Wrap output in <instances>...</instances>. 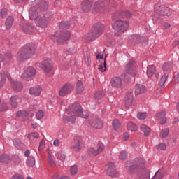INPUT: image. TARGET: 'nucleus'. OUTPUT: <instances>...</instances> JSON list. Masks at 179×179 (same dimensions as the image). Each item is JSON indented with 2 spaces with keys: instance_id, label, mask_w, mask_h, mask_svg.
Here are the masks:
<instances>
[{
  "instance_id": "obj_1",
  "label": "nucleus",
  "mask_w": 179,
  "mask_h": 179,
  "mask_svg": "<svg viewBox=\"0 0 179 179\" xmlns=\"http://www.w3.org/2000/svg\"><path fill=\"white\" fill-rule=\"evenodd\" d=\"M35 8H31L29 11V17L32 20H35L37 26L41 28H46L49 22L53 18V14L51 13H43L48 9V3L44 1L35 0L33 2Z\"/></svg>"
},
{
  "instance_id": "obj_2",
  "label": "nucleus",
  "mask_w": 179,
  "mask_h": 179,
  "mask_svg": "<svg viewBox=\"0 0 179 179\" xmlns=\"http://www.w3.org/2000/svg\"><path fill=\"white\" fill-rule=\"evenodd\" d=\"M66 114L63 116V121L65 123L74 124L76 117L87 119L89 117V113L86 110H83L81 105L78 102H75L66 110Z\"/></svg>"
},
{
  "instance_id": "obj_3",
  "label": "nucleus",
  "mask_w": 179,
  "mask_h": 179,
  "mask_svg": "<svg viewBox=\"0 0 179 179\" xmlns=\"http://www.w3.org/2000/svg\"><path fill=\"white\" fill-rule=\"evenodd\" d=\"M104 27L105 26L101 23L95 24L92 29L83 36V41L85 43L94 41L96 38H98V37H100L103 34Z\"/></svg>"
},
{
  "instance_id": "obj_4",
  "label": "nucleus",
  "mask_w": 179,
  "mask_h": 179,
  "mask_svg": "<svg viewBox=\"0 0 179 179\" xmlns=\"http://www.w3.org/2000/svg\"><path fill=\"white\" fill-rule=\"evenodd\" d=\"M36 52L33 44H28L23 46L17 52V61L20 63L31 58Z\"/></svg>"
},
{
  "instance_id": "obj_5",
  "label": "nucleus",
  "mask_w": 179,
  "mask_h": 179,
  "mask_svg": "<svg viewBox=\"0 0 179 179\" xmlns=\"http://www.w3.org/2000/svg\"><path fill=\"white\" fill-rule=\"evenodd\" d=\"M145 160L143 158H136L133 162H127L126 164V169L131 174L132 173H136L139 174L141 170H143Z\"/></svg>"
},
{
  "instance_id": "obj_6",
  "label": "nucleus",
  "mask_w": 179,
  "mask_h": 179,
  "mask_svg": "<svg viewBox=\"0 0 179 179\" xmlns=\"http://www.w3.org/2000/svg\"><path fill=\"white\" fill-rule=\"evenodd\" d=\"M171 10L169 8L166 7L161 3H157L154 8V13L152 15L153 20L156 21L160 16H170L171 15Z\"/></svg>"
},
{
  "instance_id": "obj_7",
  "label": "nucleus",
  "mask_w": 179,
  "mask_h": 179,
  "mask_svg": "<svg viewBox=\"0 0 179 179\" xmlns=\"http://www.w3.org/2000/svg\"><path fill=\"white\" fill-rule=\"evenodd\" d=\"M71 37V34L67 30H62L57 31L55 32V34L50 35V39L53 40V41H56V43H59V44H62L69 40Z\"/></svg>"
},
{
  "instance_id": "obj_8",
  "label": "nucleus",
  "mask_w": 179,
  "mask_h": 179,
  "mask_svg": "<svg viewBox=\"0 0 179 179\" xmlns=\"http://www.w3.org/2000/svg\"><path fill=\"white\" fill-rule=\"evenodd\" d=\"M129 27V23L127 21L117 20L113 24L115 36H121L125 33Z\"/></svg>"
},
{
  "instance_id": "obj_9",
  "label": "nucleus",
  "mask_w": 179,
  "mask_h": 179,
  "mask_svg": "<svg viewBox=\"0 0 179 179\" xmlns=\"http://www.w3.org/2000/svg\"><path fill=\"white\" fill-rule=\"evenodd\" d=\"M112 6L113 5L111 4V3H108L106 0H99L94 3L93 6V12L97 13H102Z\"/></svg>"
},
{
  "instance_id": "obj_10",
  "label": "nucleus",
  "mask_w": 179,
  "mask_h": 179,
  "mask_svg": "<svg viewBox=\"0 0 179 179\" xmlns=\"http://www.w3.org/2000/svg\"><path fill=\"white\" fill-rule=\"evenodd\" d=\"M36 70L33 66H28L22 74V78L29 82L34 80L36 76Z\"/></svg>"
},
{
  "instance_id": "obj_11",
  "label": "nucleus",
  "mask_w": 179,
  "mask_h": 179,
  "mask_svg": "<svg viewBox=\"0 0 179 179\" xmlns=\"http://www.w3.org/2000/svg\"><path fill=\"white\" fill-rule=\"evenodd\" d=\"M36 66L40 67V63H37ZM41 68L45 73H49L52 69V62L50 58H45L41 65Z\"/></svg>"
},
{
  "instance_id": "obj_12",
  "label": "nucleus",
  "mask_w": 179,
  "mask_h": 179,
  "mask_svg": "<svg viewBox=\"0 0 179 179\" xmlns=\"http://www.w3.org/2000/svg\"><path fill=\"white\" fill-rule=\"evenodd\" d=\"M75 89V86L71 83H66L63 87L59 90V96H65L66 95L71 93Z\"/></svg>"
},
{
  "instance_id": "obj_13",
  "label": "nucleus",
  "mask_w": 179,
  "mask_h": 179,
  "mask_svg": "<svg viewBox=\"0 0 179 179\" xmlns=\"http://www.w3.org/2000/svg\"><path fill=\"white\" fill-rule=\"evenodd\" d=\"M105 149V145L103 143H99L97 144L96 148H90L87 150V153L90 155L92 156H96L99 154H100L101 152H102Z\"/></svg>"
},
{
  "instance_id": "obj_14",
  "label": "nucleus",
  "mask_w": 179,
  "mask_h": 179,
  "mask_svg": "<svg viewBox=\"0 0 179 179\" xmlns=\"http://www.w3.org/2000/svg\"><path fill=\"white\" fill-rule=\"evenodd\" d=\"M106 171L108 176L110 177H118V172L115 169V166L113 162H109L106 165Z\"/></svg>"
},
{
  "instance_id": "obj_15",
  "label": "nucleus",
  "mask_w": 179,
  "mask_h": 179,
  "mask_svg": "<svg viewBox=\"0 0 179 179\" xmlns=\"http://www.w3.org/2000/svg\"><path fill=\"white\" fill-rule=\"evenodd\" d=\"M136 69L137 66L135 60L134 59H129L126 65L125 70L133 72L132 76H136L137 73Z\"/></svg>"
},
{
  "instance_id": "obj_16",
  "label": "nucleus",
  "mask_w": 179,
  "mask_h": 179,
  "mask_svg": "<svg viewBox=\"0 0 179 179\" xmlns=\"http://www.w3.org/2000/svg\"><path fill=\"white\" fill-rule=\"evenodd\" d=\"M83 141L82 138L76 136L74 138V144L71 146V150L76 152H80L82 149Z\"/></svg>"
},
{
  "instance_id": "obj_17",
  "label": "nucleus",
  "mask_w": 179,
  "mask_h": 179,
  "mask_svg": "<svg viewBox=\"0 0 179 179\" xmlns=\"http://www.w3.org/2000/svg\"><path fill=\"white\" fill-rule=\"evenodd\" d=\"M110 85L114 88H124V84H122V80L118 76H115L111 78Z\"/></svg>"
},
{
  "instance_id": "obj_18",
  "label": "nucleus",
  "mask_w": 179,
  "mask_h": 179,
  "mask_svg": "<svg viewBox=\"0 0 179 179\" xmlns=\"http://www.w3.org/2000/svg\"><path fill=\"white\" fill-rule=\"evenodd\" d=\"M10 86L12 90H13L15 92H20L23 89V85L22 83L20 81H16L13 79H10Z\"/></svg>"
},
{
  "instance_id": "obj_19",
  "label": "nucleus",
  "mask_w": 179,
  "mask_h": 179,
  "mask_svg": "<svg viewBox=\"0 0 179 179\" xmlns=\"http://www.w3.org/2000/svg\"><path fill=\"white\" fill-rule=\"evenodd\" d=\"M93 3L91 1H84L81 3V9L84 13H88L92 10Z\"/></svg>"
},
{
  "instance_id": "obj_20",
  "label": "nucleus",
  "mask_w": 179,
  "mask_h": 179,
  "mask_svg": "<svg viewBox=\"0 0 179 179\" xmlns=\"http://www.w3.org/2000/svg\"><path fill=\"white\" fill-rule=\"evenodd\" d=\"M122 78L123 80V81L127 83V84H129L131 83V76L134 77V76H133V72L126 70L123 71L122 74L121 75Z\"/></svg>"
},
{
  "instance_id": "obj_21",
  "label": "nucleus",
  "mask_w": 179,
  "mask_h": 179,
  "mask_svg": "<svg viewBox=\"0 0 179 179\" xmlns=\"http://www.w3.org/2000/svg\"><path fill=\"white\" fill-rule=\"evenodd\" d=\"M13 58L12 54L10 52H6V53L0 54V69L1 63H9Z\"/></svg>"
},
{
  "instance_id": "obj_22",
  "label": "nucleus",
  "mask_w": 179,
  "mask_h": 179,
  "mask_svg": "<svg viewBox=\"0 0 179 179\" xmlns=\"http://www.w3.org/2000/svg\"><path fill=\"white\" fill-rule=\"evenodd\" d=\"M133 103V93L127 92L124 98V104L126 107L129 108L131 106Z\"/></svg>"
},
{
  "instance_id": "obj_23",
  "label": "nucleus",
  "mask_w": 179,
  "mask_h": 179,
  "mask_svg": "<svg viewBox=\"0 0 179 179\" xmlns=\"http://www.w3.org/2000/svg\"><path fill=\"white\" fill-rule=\"evenodd\" d=\"M165 113L161 112L156 115V120L159 122L161 124H164L166 122V117H165Z\"/></svg>"
},
{
  "instance_id": "obj_24",
  "label": "nucleus",
  "mask_w": 179,
  "mask_h": 179,
  "mask_svg": "<svg viewBox=\"0 0 179 179\" xmlns=\"http://www.w3.org/2000/svg\"><path fill=\"white\" fill-rule=\"evenodd\" d=\"M85 87L83 83L81 80H78L76 83V92L78 94H80L83 92Z\"/></svg>"
},
{
  "instance_id": "obj_25",
  "label": "nucleus",
  "mask_w": 179,
  "mask_h": 179,
  "mask_svg": "<svg viewBox=\"0 0 179 179\" xmlns=\"http://www.w3.org/2000/svg\"><path fill=\"white\" fill-rule=\"evenodd\" d=\"M103 123L101 119H96L94 120L91 124V126L96 129H101L103 127Z\"/></svg>"
},
{
  "instance_id": "obj_26",
  "label": "nucleus",
  "mask_w": 179,
  "mask_h": 179,
  "mask_svg": "<svg viewBox=\"0 0 179 179\" xmlns=\"http://www.w3.org/2000/svg\"><path fill=\"white\" fill-rule=\"evenodd\" d=\"M146 90V88L144 85L141 84H137L135 87V94L136 95H139L143 93H145Z\"/></svg>"
},
{
  "instance_id": "obj_27",
  "label": "nucleus",
  "mask_w": 179,
  "mask_h": 179,
  "mask_svg": "<svg viewBox=\"0 0 179 179\" xmlns=\"http://www.w3.org/2000/svg\"><path fill=\"white\" fill-rule=\"evenodd\" d=\"M22 29H23V31L24 33H27V34H31L34 31V28L31 24H24Z\"/></svg>"
},
{
  "instance_id": "obj_28",
  "label": "nucleus",
  "mask_w": 179,
  "mask_h": 179,
  "mask_svg": "<svg viewBox=\"0 0 179 179\" xmlns=\"http://www.w3.org/2000/svg\"><path fill=\"white\" fill-rule=\"evenodd\" d=\"M156 73V68L154 65H149L147 67V76L149 78H151Z\"/></svg>"
},
{
  "instance_id": "obj_29",
  "label": "nucleus",
  "mask_w": 179,
  "mask_h": 179,
  "mask_svg": "<svg viewBox=\"0 0 179 179\" xmlns=\"http://www.w3.org/2000/svg\"><path fill=\"white\" fill-rule=\"evenodd\" d=\"M42 92V88L41 87H31V89L29 90V93L31 95H34V96H40Z\"/></svg>"
},
{
  "instance_id": "obj_30",
  "label": "nucleus",
  "mask_w": 179,
  "mask_h": 179,
  "mask_svg": "<svg viewBox=\"0 0 179 179\" xmlns=\"http://www.w3.org/2000/svg\"><path fill=\"white\" fill-rule=\"evenodd\" d=\"M19 96L17 95H13L10 99V103L13 108H16L18 105L17 101L18 100Z\"/></svg>"
},
{
  "instance_id": "obj_31",
  "label": "nucleus",
  "mask_w": 179,
  "mask_h": 179,
  "mask_svg": "<svg viewBox=\"0 0 179 179\" xmlns=\"http://www.w3.org/2000/svg\"><path fill=\"white\" fill-rule=\"evenodd\" d=\"M173 68V64L171 62H166L162 67L164 71L166 72L171 71Z\"/></svg>"
},
{
  "instance_id": "obj_32",
  "label": "nucleus",
  "mask_w": 179,
  "mask_h": 179,
  "mask_svg": "<svg viewBox=\"0 0 179 179\" xmlns=\"http://www.w3.org/2000/svg\"><path fill=\"white\" fill-rule=\"evenodd\" d=\"M13 145L17 149H21L23 148L24 144L21 142L20 139L15 138L13 140Z\"/></svg>"
},
{
  "instance_id": "obj_33",
  "label": "nucleus",
  "mask_w": 179,
  "mask_h": 179,
  "mask_svg": "<svg viewBox=\"0 0 179 179\" xmlns=\"http://www.w3.org/2000/svg\"><path fill=\"white\" fill-rule=\"evenodd\" d=\"M11 161V157L7 154H3L0 157V162L2 163H9Z\"/></svg>"
},
{
  "instance_id": "obj_34",
  "label": "nucleus",
  "mask_w": 179,
  "mask_h": 179,
  "mask_svg": "<svg viewBox=\"0 0 179 179\" xmlns=\"http://www.w3.org/2000/svg\"><path fill=\"white\" fill-rule=\"evenodd\" d=\"M13 17H11V16H9L6 19V23H5L6 29L9 30L11 28V27L13 25Z\"/></svg>"
},
{
  "instance_id": "obj_35",
  "label": "nucleus",
  "mask_w": 179,
  "mask_h": 179,
  "mask_svg": "<svg viewBox=\"0 0 179 179\" xmlns=\"http://www.w3.org/2000/svg\"><path fill=\"white\" fill-rule=\"evenodd\" d=\"M141 130L144 133V135L145 136H149V134L151 132L150 129L148 127H147L146 125H145V124H142L141 126Z\"/></svg>"
},
{
  "instance_id": "obj_36",
  "label": "nucleus",
  "mask_w": 179,
  "mask_h": 179,
  "mask_svg": "<svg viewBox=\"0 0 179 179\" xmlns=\"http://www.w3.org/2000/svg\"><path fill=\"white\" fill-rule=\"evenodd\" d=\"M83 55H84V59L85 62L87 64V66H90L91 64V58H90V52H86L83 51Z\"/></svg>"
},
{
  "instance_id": "obj_37",
  "label": "nucleus",
  "mask_w": 179,
  "mask_h": 179,
  "mask_svg": "<svg viewBox=\"0 0 179 179\" xmlns=\"http://www.w3.org/2000/svg\"><path fill=\"white\" fill-rule=\"evenodd\" d=\"M127 129L129 131H131V132L133 131H136L138 130V127L137 126L134 124L132 122H129L128 124H127Z\"/></svg>"
},
{
  "instance_id": "obj_38",
  "label": "nucleus",
  "mask_w": 179,
  "mask_h": 179,
  "mask_svg": "<svg viewBox=\"0 0 179 179\" xmlns=\"http://www.w3.org/2000/svg\"><path fill=\"white\" fill-rule=\"evenodd\" d=\"M26 163L27 166H29L30 167H34L36 164L35 158L33 156L30 157L27 159Z\"/></svg>"
},
{
  "instance_id": "obj_39",
  "label": "nucleus",
  "mask_w": 179,
  "mask_h": 179,
  "mask_svg": "<svg viewBox=\"0 0 179 179\" xmlns=\"http://www.w3.org/2000/svg\"><path fill=\"white\" fill-rule=\"evenodd\" d=\"M105 96L104 91H98L94 94V99L96 100H101Z\"/></svg>"
},
{
  "instance_id": "obj_40",
  "label": "nucleus",
  "mask_w": 179,
  "mask_h": 179,
  "mask_svg": "<svg viewBox=\"0 0 179 179\" xmlns=\"http://www.w3.org/2000/svg\"><path fill=\"white\" fill-rule=\"evenodd\" d=\"M112 125L115 131L118 130V129L121 127V123H120V120H118L117 119L115 120L113 122Z\"/></svg>"
},
{
  "instance_id": "obj_41",
  "label": "nucleus",
  "mask_w": 179,
  "mask_h": 179,
  "mask_svg": "<svg viewBox=\"0 0 179 179\" xmlns=\"http://www.w3.org/2000/svg\"><path fill=\"white\" fill-rule=\"evenodd\" d=\"M169 77V73H165L162 77L161 78V80L159 81V85L160 86H164V85L165 84V83L166 82L167 79Z\"/></svg>"
},
{
  "instance_id": "obj_42",
  "label": "nucleus",
  "mask_w": 179,
  "mask_h": 179,
  "mask_svg": "<svg viewBox=\"0 0 179 179\" xmlns=\"http://www.w3.org/2000/svg\"><path fill=\"white\" fill-rule=\"evenodd\" d=\"M1 79H4L5 80L6 78L9 80V81L10 80H12V78L10 76V74L7 71H2L1 72Z\"/></svg>"
},
{
  "instance_id": "obj_43",
  "label": "nucleus",
  "mask_w": 179,
  "mask_h": 179,
  "mask_svg": "<svg viewBox=\"0 0 179 179\" xmlns=\"http://www.w3.org/2000/svg\"><path fill=\"white\" fill-rule=\"evenodd\" d=\"M164 177L163 172L157 171L152 179H162Z\"/></svg>"
},
{
  "instance_id": "obj_44",
  "label": "nucleus",
  "mask_w": 179,
  "mask_h": 179,
  "mask_svg": "<svg viewBox=\"0 0 179 179\" xmlns=\"http://www.w3.org/2000/svg\"><path fill=\"white\" fill-rule=\"evenodd\" d=\"M78 171V168L76 165H73L71 166L70 173L71 176H75V174H77Z\"/></svg>"
},
{
  "instance_id": "obj_45",
  "label": "nucleus",
  "mask_w": 179,
  "mask_h": 179,
  "mask_svg": "<svg viewBox=\"0 0 179 179\" xmlns=\"http://www.w3.org/2000/svg\"><path fill=\"white\" fill-rule=\"evenodd\" d=\"M59 27H60V29H64V28L69 27V21H62L60 22V24H59Z\"/></svg>"
},
{
  "instance_id": "obj_46",
  "label": "nucleus",
  "mask_w": 179,
  "mask_h": 179,
  "mask_svg": "<svg viewBox=\"0 0 179 179\" xmlns=\"http://www.w3.org/2000/svg\"><path fill=\"white\" fill-rule=\"evenodd\" d=\"M39 138V134L38 133H31L28 136V138L30 140H34Z\"/></svg>"
},
{
  "instance_id": "obj_47",
  "label": "nucleus",
  "mask_w": 179,
  "mask_h": 179,
  "mask_svg": "<svg viewBox=\"0 0 179 179\" xmlns=\"http://www.w3.org/2000/svg\"><path fill=\"white\" fill-rule=\"evenodd\" d=\"M143 176H140V179H149L150 178V171L146 170L145 172H143Z\"/></svg>"
},
{
  "instance_id": "obj_48",
  "label": "nucleus",
  "mask_w": 179,
  "mask_h": 179,
  "mask_svg": "<svg viewBox=\"0 0 179 179\" xmlns=\"http://www.w3.org/2000/svg\"><path fill=\"white\" fill-rule=\"evenodd\" d=\"M57 159L59 160L64 161L66 159V155L63 152H57Z\"/></svg>"
},
{
  "instance_id": "obj_49",
  "label": "nucleus",
  "mask_w": 179,
  "mask_h": 179,
  "mask_svg": "<svg viewBox=\"0 0 179 179\" xmlns=\"http://www.w3.org/2000/svg\"><path fill=\"white\" fill-rule=\"evenodd\" d=\"M98 69L102 73L106 71V60H104L103 65L99 66Z\"/></svg>"
},
{
  "instance_id": "obj_50",
  "label": "nucleus",
  "mask_w": 179,
  "mask_h": 179,
  "mask_svg": "<svg viewBox=\"0 0 179 179\" xmlns=\"http://www.w3.org/2000/svg\"><path fill=\"white\" fill-rule=\"evenodd\" d=\"M48 162L50 164V166H55V162L52 158V155L50 152L48 153Z\"/></svg>"
},
{
  "instance_id": "obj_51",
  "label": "nucleus",
  "mask_w": 179,
  "mask_h": 179,
  "mask_svg": "<svg viewBox=\"0 0 179 179\" xmlns=\"http://www.w3.org/2000/svg\"><path fill=\"white\" fill-rule=\"evenodd\" d=\"M169 133V129H164V130H162L161 131L160 136L162 138H165V137H166L168 136Z\"/></svg>"
},
{
  "instance_id": "obj_52",
  "label": "nucleus",
  "mask_w": 179,
  "mask_h": 179,
  "mask_svg": "<svg viewBox=\"0 0 179 179\" xmlns=\"http://www.w3.org/2000/svg\"><path fill=\"white\" fill-rule=\"evenodd\" d=\"M7 16V10L1 9L0 10V17L5 18Z\"/></svg>"
},
{
  "instance_id": "obj_53",
  "label": "nucleus",
  "mask_w": 179,
  "mask_h": 179,
  "mask_svg": "<svg viewBox=\"0 0 179 179\" xmlns=\"http://www.w3.org/2000/svg\"><path fill=\"white\" fill-rule=\"evenodd\" d=\"M127 155H128L127 154V152L122 151L120 152V154L119 155V158H120V159L124 160L127 158Z\"/></svg>"
},
{
  "instance_id": "obj_54",
  "label": "nucleus",
  "mask_w": 179,
  "mask_h": 179,
  "mask_svg": "<svg viewBox=\"0 0 179 179\" xmlns=\"http://www.w3.org/2000/svg\"><path fill=\"white\" fill-rule=\"evenodd\" d=\"M36 118L38 120H41L43 117H44V112L42 110H39L37 113H36Z\"/></svg>"
},
{
  "instance_id": "obj_55",
  "label": "nucleus",
  "mask_w": 179,
  "mask_h": 179,
  "mask_svg": "<svg viewBox=\"0 0 179 179\" xmlns=\"http://www.w3.org/2000/svg\"><path fill=\"white\" fill-rule=\"evenodd\" d=\"M104 57V54L102 52H96V57L97 59H103Z\"/></svg>"
},
{
  "instance_id": "obj_56",
  "label": "nucleus",
  "mask_w": 179,
  "mask_h": 179,
  "mask_svg": "<svg viewBox=\"0 0 179 179\" xmlns=\"http://www.w3.org/2000/svg\"><path fill=\"white\" fill-rule=\"evenodd\" d=\"M146 117H147V115H146L145 113H138L137 114V117L139 120H144Z\"/></svg>"
},
{
  "instance_id": "obj_57",
  "label": "nucleus",
  "mask_w": 179,
  "mask_h": 179,
  "mask_svg": "<svg viewBox=\"0 0 179 179\" xmlns=\"http://www.w3.org/2000/svg\"><path fill=\"white\" fill-rule=\"evenodd\" d=\"M157 149H161L162 150H165L166 149V145L165 143H160L159 145H157Z\"/></svg>"
},
{
  "instance_id": "obj_58",
  "label": "nucleus",
  "mask_w": 179,
  "mask_h": 179,
  "mask_svg": "<svg viewBox=\"0 0 179 179\" xmlns=\"http://www.w3.org/2000/svg\"><path fill=\"white\" fill-rule=\"evenodd\" d=\"M11 179H24V177L19 173H16Z\"/></svg>"
},
{
  "instance_id": "obj_59",
  "label": "nucleus",
  "mask_w": 179,
  "mask_h": 179,
  "mask_svg": "<svg viewBox=\"0 0 179 179\" xmlns=\"http://www.w3.org/2000/svg\"><path fill=\"white\" fill-rule=\"evenodd\" d=\"M134 38L136 40L137 43H142L143 40H144V38L140 36H135Z\"/></svg>"
},
{
  "instance_id": "obj_60",
  "label": "nucleus",
  "mask_w": 179,
  "mask_h": 179,
  "mask_svg": "<svg viewBox=\"0 0 179 179\" xmlns=\"http://www.w3.org/2000/svg\"><path fill=\"white\" fill-rule=\"evenodd\" d=\"M45 141L43 139L41 143H40V145H39V148H38V150H40L41 149H43L45 148Z\"/></svg>"
},
{
  "instance_id": "obj_61",
  "label": "nucleus",
  "mask_w": 179,
  "mask_h": 179,
  "mask_svg": "<svg viewBox=\"0 0 179 179\" xmlns=\"http://www.w3.org/2000/svg\"><path fill=\"white\" fill-rule=\"evenodd\" d=\"M123 15H124L125 16V17H127V18H131V12H129V11L123 12Z\"/></svg>"
},
{
  "instance_id": "obj_62",
  "label": "nucleus",
  "mask_w": 179,
  "mask_h": 179,
  "mask_svg": "<svg viewBox=\"0 0 179 179\" xmlns=\"http://www.w3.org/2000/svg\"><path fill=\"white\" fill-rule=\"evenodd\" d=\"M14 162L18 164L22 162V159H20V157L19 156H15L14 158Z\"/></svg>"
},
{
  "instance_id": "obj_63",
  "label": "nucleus",
  "mask_w": 179,
  "mask_h": 179,
  "mask_svg": "<svg viewBox=\"0 0 179 179\" xmlns=\"http://www.w3.org/2000/svg\"><path fill=\"white\" fill-rule=\"evenodd\" d=\"M173 81L175 83H179V73H178L176 75H175L173 78Z\"/></svg>"
},
{
  "instance_id": "obj_64",
  "label": "nucleus",
  "mask_w": 179,
  "mask_h": 179,
  "mask_svg": "<svg viewBox=\"0 0 179 179\" xmlns=\"http://www.w3.org/2000/svg\"><path fill=\"white\" fill-rule=\"evenodd\" d=\"M60 145V141L59 139H55V141H53V145L56 147H59Z\"/></svg>"
}]
</instances>
